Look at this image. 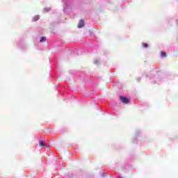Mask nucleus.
<instances>
[{
  "instance_id": "f257e3e1",
  "label": "nucleus",
  "mask_w": 178,
  "mask_h": 178,
  "mask_svg": "<svg viewBox=\"0 0 178 178\" xmlns=\"http://www.w3.org/2000/svg\"><path fill=\"white\" fill-rule=\"evenodd\" d=\"M120 99H121L123 104H129V99H127V97L120 96Z\"/></svg>"
},
{
  "instance_id": "20e7f679",
  "label": "nucleus",
  "mask_w": 178,
  "mask_h": 178,
  "mask_svg": "<svg viewBox=\"0 0 178 178\" xmlns=\"http://www.w3.org/2000/svg\"><path fill=\"white\" fill-rule=\"evenodd\" d=\"M47 41V38L45 36H43L40 39V42H45Z\"/></svg>"
},
{
  "instance_id": "7ed1b4c3",
  "label": "nucleus",
  "mask_w": 178,
  "mask_h": 178,
  "mask_svg": "<svg viewBox=\"0 0 178 178\" xmlns=\"http://www.w3.org/2000/svg\"><path fill=\"white\" fill-rule=\"evenodd\" d=\"M39 147H47V143H45L44 140H40Z\"/></svg>"
},
{
  "instance_id": "423d86ee",
  "label": "nucleus",
  "mask_w": 178,
  "mask_h": 178,
  "mask_svg": "<svg viewBox=\"0 0 178 178\" xmlns=\"http://www.w3.org/2000/svg\"><path fill=\"white\" fill-rule=\"evenodd\" d=\"M143 45L144 48H148V44L147 43H143Z\"/></svg>"
},
{
  "instance_id": "f03ea898",
  "label": "nucleus",
  "mask_w": 178,
  "mask_h": 178,
  "mask_svg": "<svg viewBox=\"0 0 178 178\" xmlns=\"http://www.w3.org/2000/svg\"><path fill=\"white\" fill-rule=\"evenodd\" d=\"M83 27H84V20L81 19V20L79 21V24H78V29H81V28H83Z\"/></svg>"
},
{
  "instance_id": "39448f33",
  "label": "nucleus",
  "mask_w": 178,
  "mask_h": 178,
  "mask_svg": "<svg viewBox=\"0 0 178 178\" xmlns=\"http://www.w3.org/2000/svg\"><path fill=\"white\" fill-rule=\"evenodd\" d=\"M161 56H163L164 58H166V53L165 52L161 51Z\"/></svg>"
},
{
  "instance_id": "0eeeda50",
  "label": "nucleus",
  "mask_w": 178,
  "mask_h": 178,
  "mask_svg": "<svg viewBox=\"0 0 178 178\" xmlns=\"http://www.w3.org/2000/svg\"><path fill=\"white\" fill-rule=\"evenodd\" d=\"M38 19H40V18L38 17V16L35 17H34L35 22H37V20H38Z\"/></svg>"
}]
</instances>
